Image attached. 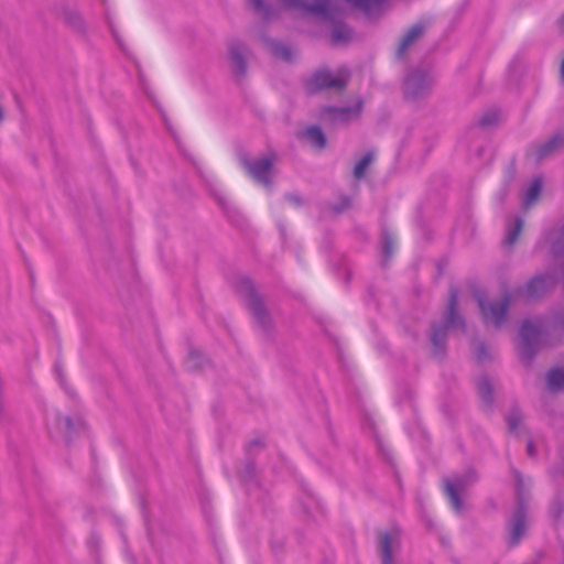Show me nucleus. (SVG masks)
<instances>
[{
    "label": "nucleus",
    "mask_w": 564,
    "mask_h": 564,
    "mask_svg": "<svg viewBox=\"0 0 564 564\" xmlns=\"http://www.w3.org/2000/svg\"><path fill=\"white\" fill-rule=\"evenodd\" d=\"M475 297L478 301L485 322L494 326H500L507 317L509 296H505L498 303H490L488 305L485 303L480 292H476Z\"/></svg>",
    "instance_id": "f257e3e1"
},
{
    "label": "nucleus",
    "mask_w": 564,
    "mask_h": 564,
    "mask_svg": "<svg viewBox=\"0 0 564 564\" xmlns=\"http://www.w3.org/2000/svg\"><path fill=\"white\" fill-rule=\"evenodd\" d=\"M347 77L348 73L345 69H340L337 75H332L326 70H321L317 72L307 83V89L311 93H315L324 88L343 89L346 86Z\"/></svg>",
    "instance_id": "f03ea898"
},
{
    "label": "nucleus",
    "mask_w": 564,
    "mask_h": 564,
    "mask_svg": "<svg viewBox=\"0 0 564 564\" xmlns=\"http://www.w3.org/2000/svg\"><path fill=\"white\" fill-rule=\"evenodd\" d=\"M275 162V156H264L259 159L252 163L247 160L242 161L243 167L247 170L250 177H252L256 182L262 184L265 187L271 185L270 175L273 171V164Z\"/></svg>",
    "instance_id": "7ed1b4c3"
},
{
    "label": "nucleus",
    "mask_w": 564,
    "mask_h": 564,
    "mask_svg": "<svg viewBox=\"0 0 564 564\" xmlns=\"http://www.w3.org/2000/svg\"><path fill=\"white\" fill-rule=\"evenodd\" d=\"M431 85V80L423 74L415 73L405 80V97L416 98L422 95Z\"/></svg>",
    "instance_id": "20e7f679"
},
{
    "label": "nucleus",
    "mask_w": 564,
    "mask_h": 564,
    "mask_svg": "<svg viewBox=\"0 0 564 564\" xmlns=\"http://www.w3.org/2000/svg\"><path fill=\"white\" fill-rule=\"evenodd\" d=\"M283 2L288 7L292 8H305L307 11L313 13H324L328 9V0H315V2L311 6H305L303 0H283ZM250 4L254 10H262V1L261 0H250Z\"/></svg>",
    "instance_id": "39448f33"
},
{
    "label": "nucleus",
    "mask_w": 564,
    "mask_h": 564,
    "mask_svg": "<svg viewBox=\"0 0 564 564\" xmlns=\"http://www.w3.org/2000/svg\"><path fill=\"white\" fill-rule=\"evenodd\" d=\"M541 327L539 324L525 321L520 330L522 337V355H527L531 341L540 334Z\"/></svg>",
    "instance_id": "423d86ee"
},
{
    "label": "nucleus",
    "mask_w": 564,
    "mask_h": 564,
    "mask_svg": "<svg viewBox=\"0 0 564 564\" xmlns=\"http://www.w3.org/2000/svg\"><path fill=\"white\" fill-rule=\"evenodd\" d=\"M553 285V280L550 276H535L525 288L527 297L536 296Z\"/></svg>",
    "instance_id": "0eeeda50"
},
{
    "label": "nucleus",
    "mask_w": 564,
    "mask_h": 564,
    "mask_svg": "<svg viewBox=\"0 0 564 564\" xmlns=\"http://www.w3.org/2000/svg\"><path fill=\"white\" fill-rule=\"evenodd\" d=\"M397 538L392 536L388 532H383L379 535V550L381 554L382 564H393L392 560V546L395 543Z\"/></svg>",
    "instance_id": "6e6552de"
},
{
    "label": "nucleus",
    "mask_w": 564,
    "mask_h": 564,
    "mask_svg": "<svg viewBox=\"0 0 564 564\" xmlns=\"http://www.w3.org/2000/svg\"><path fill=\"white\" fill-rule=\"evenodd\" d=\"M463 487L464 485L460 479L445 481V494L448 497L453 509L456 511H460L462 509V501L458 497V491L462 490Z\"/></svg>",
    "instance_id": "1a4fd4ad"
},
{
    "label": "nucleus",
    "mask_w": 564,
    "mask_h": 564,
    "mask_svg": "<svg viewBox=\"0 0 564 564\" xmlns=\"http://www.w3.org/2000/svg\"><path fill=\"white\" fill-rule=\"evenodd\" d=\"M361 110V102L359 101L356 109H345V108H328L326 111L332 117L334 122L345 123L349 121L351 118L357 117Z\"/></svg>",
    "instance_id": "9d476101"
},
{
    "label": "nucleus",
    "mask_w": 564,
    "mask_h": 564,
    "mask_svg": "<svg viewBox=\"0 0 564 564\" xmlns=\"http://www.w3.org/2000/svg\"><path fill=\"white\" fill-rule=\"evenodd\" d=\"M525 514L522 508L514 513L511 527V544H517L524 533Z\"/></svg>",
    "instance_id": "9b49d317"
},
{
    "label": "nucleus",
    "mask_w": 564,
    "mask_h": 564,
    "mask_svg": "<svg viewBox=\"0 0 564 564\" xmlns=\"http://www.w3.org/2000/svg\"><path fill=\"white\" fill-rule=\"evenodd\" d=\"M546 384L550 391L556 392L564 389V367L551 369L546 376Z\"/></svg>",
    "instance_id": "f8f14e48"
},
{
    "label": "nucleus",
    "mask_w": 564,
    "mask_h": 564,
    "mask_svg": "<svg viewBox=\"0 0 564 564\" xmlns=\"http://www.w3.org/2000/svg\"><path fill=\"white\" fill-rule=\"evenodd\" d=\"M424 30L421 25H414L412 26L402 37L399 47H398V56H402L408 47L416 41L419 37L422 36Z\"/></svg>",
    "instance_id": "ddd939ff"
},
{
    "label": "nucleus",
    "mask_w": 564,
    "mask_h": 564,
    "mask_svg": "<svg viewBox=\"0 0 564 564\" xmlns=\"http://www.w3.org/2000/svg\"><path fill=\"white\" fill-rule=\"evenodd\" d=\"M542 191L541 178H534L528 189L525 191L523 205L525 208L531 207L539 198Z\"/></svg>",
    "instance_id": "4468645a"
},
{
    "label": "nucleus",
    "mask_w": 564,
    "mask_h": 564,
    "mask_svg": "<svg viewBox=\"0 0 564 564\" xmlns=\"http://www.w3.org/2000/svg\"><path fill=\"white\" fill-rule=\"evenodd\" d=\"M305 138L316 148L322 149L326 144V139L322 130L317 127H310L304 131Z\"/></svg>",
    "instance_id": "2eb2a0df"
},
{
    "label": "nucleus",
    "mask_w": 564,
    "mask_h": 564,
    "mask_svg": "<svg viewBox=\"0 0 564 564\" xmlns=\"http://www.w3.org/2000/svg\"><path fill=\"white\" fill-rule=\"evenodd\" d=\"M230 58L237 74L242 75L246 70V64L242 57V48L240 46H231Z\"/></svg>",
    "instance_id": "dca6fc26"
},
{
    "label": "nucleus",
    "mask_w": 564,
    "mask_h": 564,
    "mask_svg": "<svg viewBox=\"0 0 564 564\" xmlns=\"http://www.w3.org/2000/svg\"><path fill=\"white\" fill-rule=\"evenodd\" d=\"M373 159H375V153L373 152H368L366 155H364L357 162V164L355 165V169H354V175H355L356 178L359 180V178L364 177L368 166L371 164Z\"/></svg>",
    "instance_id": "f3484780"
},
{
    "label": "nucleus",
    "mask_w": 564,
    "mask_h": 564,
    "mask_svg": "<svg viewBox=\"0 0 564 564\" xmlns=\"http://www.w3.org/2000/svg\"><path fill=\"white\" fill-rule=\"evenodd\" d=\"M456 307H457V294L455 292H452L449 303H448L446 328L453 327L456 323V319L459 318L457 315V312H456Z\"/></svg>",
    "instance_id": "a211bd4d"
},
{
    "label": "nucleus",
    "mask_w": 564,
    "mask_h": 564,
    "mask_svg": "<svg viewBox=\"0 0 564 564\" xmlns=\"http://www.w3.org/2000/svg\"><path fill=\"white\" fill-rule=\"evenodd\" d=\"M560 143V138L557 137H554L553 139H551L550 141H547L546 143L540 145L535 152H534V156L540 160L542 158H544L545 155H547L549 153H551L555 148L556 145Z\"/></svg>",
    "instance_id": "6ab92c4d"
},
{
    "label": "nucleus",
    "mask_w": 564,
    "mask_h": 564,
    "mask_svg": "<svg viewBox=\"0 0 564 564\" xmlns=\"http://www.w3.org/2000/svg\"><path fill=\"white\" fill-rule=\"evenodd\" d=\"M523 228V220L521 218H517L514 227L510 229L506 237V243L508 246H512L519 238Z\"/></svg>",
    "instance_id": "aec40b11"
},
{
    "label": "nucleus",
    "mask_w": 564,
    "mask_h": 564,
    "mask_svg": "<svg viewBox=\"0 0 564 564\" xmlns=\"http://www.w3.org/2000/svg\"><path fill=\"white\" fill-rule=\"evenodd\" d=\"M272 53L274 56L285 61L291 59L293 55L292 50L281 43H275L272 45Z\"/></svg>",
    "instance_id": "412c9836"
},
{
    "label": "nucleus",
    "mask_w": 564,
    "mask_h": 564,
    "mask_svg": "<svg viewBox=\"0 0 564 564\" xmlns=\"http://www.w3.org/2000/svg\"><path fill=\"white\" fill-rule=\"evenodd\" d=\"M478 392L485 402L491 401L492 388L487 379L479 380Z\"/></svg>",
    "instance_id": "4be33fe9"
},
{
    "label": "nucleus",
    "mask_w": 564,
    "mask_h": 564,
    "mask_svg": "<svg viewBox=\"0 0 564 564\" xmlns=\"http://www.w3.org/2000/svg\"><path fill=\"white\" fill-rule=\"evenodd\" d=\"M332 36H333L334 43H340L343 41H346V40L350 39L351 32H350V30L348 28H346L344 25H338L334 30Z\"/></svg>",
    "instance_id": "5701e85b"
},
{
    "label": "nucleus",
    "mask_w": 564,
    "mask_h": 564,
    "mask_svg": "<svg viewBox=\"0 0 564 564\" xmlns=\"http://www.w3.org/2000/svg\"><path fill=\"white\" fill-rule=\"evenodd\" d=\"M354 4L366 12H369L372 7L379 4L381 0H352Z\"/></svg>",
    "instance_id": "b1692460"
},
{
    "label": "nucleus",
    "mask_w": 564,
    "mask_h": 564,
    "mask_svg": "<svg viewBox=\"0 0 564 564\" xmlns=\"http://www.w3.org/2000/svg\"><path fill=\"white\" fill-rule=\"evenodd\" d=\"M553 329L560 335H564V312L558 313L553 319Z\"/></svg>",
    "instance_id": "393cba45"
},
{
    "label": "nucleus",
    "mask_w": 564,
    "mask_h": 564,
    "mask_svg": "<svg viewBox=\"0 0 564 564\" xmlns=\"http://www.w3.org/2000/svg\"><path fill=\"white\" fill-rule=\"evenodd\" d=\"M520 419L521 417L518 414L509 416L508 424H509V427H510L511 431L517 429L518 423L520 422Z\"/></svg>",
    "instance_id": "a878e982"
},
{
    "label": "nucleus",
    "mask_w": 564,
    "mask_h": 564,
    "mask_svg": "<svg viewBox=\"0 0 564 564\" xmlns=\"http://www.w3.org/2000/svg\"><path fill=\"white\" fill-rule=\"evenodd\" d=\"M384 252H386V254H387V256H390V254H391V252H392V245H391V242H390V241H388V240H387V241H386V243H384Z\"/></svg>",
    "instance_id": "bb28decb"
},
{
    "label": "nucleus",
    "mask_w": 564,
    "mask_h": 564,
    "mask_svg": "<svg viewBox=\"0 0 564 564\" xmlns=\"http://www.w3.org/2000/svg\"><path fill=\"white\" fill-rule=\"evenodd\" d=\"M438 336H440V330L438 329H434L433 335H432V341L436 346L438 345Z\"/></svg>",
    "instance_id": "cd10ccee"
},
{
    "label": "nucleus",
    "mask_w": 564,
    "mask_h": 564,
    "mask_svg": "<svg viewBox=\"0 0 564 564\" xmlns=\"http://www.w3.org/2000/svg\"><path fill=\"white\" fill-rule=\"evenodd\" d=\"M558 28H560L561 32H563V33H564V14H563V17L560 19V21H558Z\"/></svg>",
    "instance_id": "c85d7f7f"
},
{
    "label": "nucleus",
    "mask_w": 564,
    "mask_h": 564,
    "mask_svg": "<svg viewBox=\"0 0 564 564\" xmlns=\"http://www.w3.org/2000/svg\"><path fill=\"white\" fill-rule=\"evenodd\" d=\"M528 453H529V455H532V443L531 442L528 443Z\"/></svg>",
    "instance_id": "c756f323"
},
{
    "label": "nucleus",
    "mask_w": 564,
    "mask_h": 564,
    "mask_svg": "<svg viewBox=\"0 0 564 564\" xmlns=\"http://www.w3.org/2000/svg\"><path fill=\"white\" fill-rule=\"evenodd\" d=\"M561 76H562V78H564V58H563V62L561 65Z\"/></svg>",
    "instance_id": "7c9ffc66"
},
{
    "label": "nucleus",
    "mask_w": 564,
    "mask_h": 564,
    "mask_svg": "<svg viewBox=\"0 0 564 564\" xmlns=\"http://www.w3.org/2000/svg\"><path fill=\"white\" fill-rule=\"evenodd\" d=\"M482 352H484V347L481 346V347H479V349H478V358H479V359H481V355H482Z\"/></svg>",
    "instance_id": "2f4dec72"
},
{
    "label": "nucleus",
    "mask_w": 564,
    "mask_h": 564,
    "mask_svg": "<svg viewBox=\"0 0 564 564\" xmlns=\"http://www.w3.org/2000/svg\"><path fill=\"white\" fill-rule=\"evenodd\" d=\"M253 311L256 314L260 312V308L258 307V304L253 303Z\"/></svg>",
    "instance_id": "473e14b6"
},
{
    "label": "nucleus",
    "mask_w": 564,
    "mask_h": 564,
    "mask_svg": "<svg viewBox=\"0 0 564 564\" xmlns=\"http://www.w3.org/2000/svg\"><path fill=\"white\" fill-rule=\"evenodd\" d=\"M64 422H65L66 426L68 427V426H69V423H70V422H69V419L65 417V419H64Z\"/></svg>",
    "instance_id": "72a5a7b5"
}]
</instances>
